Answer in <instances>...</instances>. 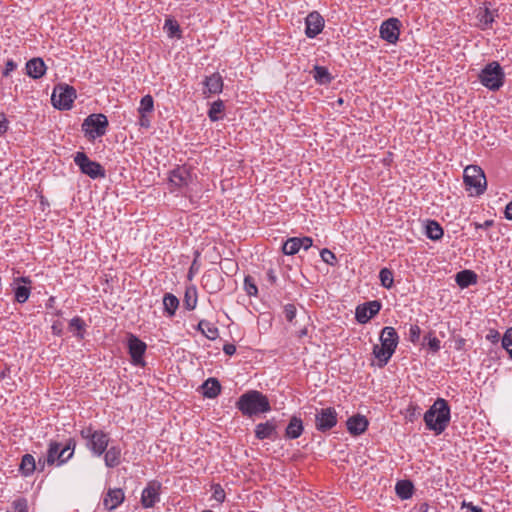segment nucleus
Segmentation results:
<instances>
[{
	"mask_svg": "<svg viewBox=\"0 0 512 512\" xmlns=\"http://www.w3.org/2000/svg\"><path fill=\"white\" fill-rule=\"evenodd\" d=\"M223 352L228 355V356H232L235 354L236 352V346L234 344H231V343H226L224 346H223Z\"/></svg>",
	"mask_w": 512,
	"mask_h": 512,
	"instance_id": "052dcab7",
	"label": "nucleus"
},
{
	"mask_svg": "<svg viewBox=\"0 0 512 512\" xmlns=\"http://www.w3.org/2000/svg\"><path fill=\"white\" fill-rule=\"evenodd\" d=\"M169 180L175 187L182 188L188 186L192 175L187 167H177L170 172Z\"/></svg>",
	"mask_w": 512,
	"mask_h": 512,
	"instance_id": "f3484780",
	"label": "nucleus"
},
{
	"mask_svg": "<svg viewBox=\"0 0 512 512\" xmlns=\"http://www.w3.org/2000/svg\"><path fill=\"white\" fill-rule=\"evenodd\" d=\"M337 422V412L333 407L322 408L315 415V427L322 433L331 430Z\"/></svg>",
	"mask_w": 512,
	"mask_h": 512,
	"instance_id": "9d476101",
	"label": "nucleus"
},
{
	"mask_svg": "<svg viewBox=\"0 0 512 512\" xmlns=\"http://www.w3.org/2000/svg\"><path fill=\"white\" fill-rule=\"evenodd\" d=\"M368 420L365 416L357 414L348 418L346 425L351 435L358 436L364 433L368 428Z\"/></svg>",
	"mask_w": 512,
	"mask_h": 512,
	"instance_id": "6ab92c4d",
	"label": "nucleus"
},
{
	"mask_svg": "<svg viewBox=\"0 0 512 512\" xmlns=\"http://www.w3.org/2000/svg\"><path fill=\"white\" fill-rule=\"evenodd\" d=\"M296 306L294 304H286L284 306V315L287 321L292 322L296 316Z\"/></svg>",
	"mask_w": 512,
	"mask_h": 512,
	"instance_id": "603ef678",
	"label": "nucleus"
},
{
	"mask_svg": "<svg viewBox=\"0 0 512 512\" xmlns=\"http://www.w3.org/2000/svg\"><path fill=\"white\" fill-rule=\"evenodd\" d=\"M196 329L209 340H215L219 336L218 328L207 320H200Z\"/></svg>",
	"mask_w": 512,
	"mask_h": 512,
	"instance_id": "cd10ccee",
	"label": "nucleus"
},
{
	"mask_svg": "<svg viewBox=\"0 0 512 512\" xmlns=\"http://www.w3.org/2000/svg\"><path fill=\"white\" fill-rule=\"evenodd\" d=\"M502 347L512 358V327L508 328L502 337Z\"/></svg>",
	"mask_w": 512,
	"mask_h": 512,
	"instance_id": "37998d69",
	"label": "nucleus"
},
{
	"mask_svg": "<svg viewBox=\"0 0 512 512\" xmlns=\"http://www.w3.org/2000/svg\"><path fill=\"white\" fill-rule=\"evenodd\" d=\"M320 256L322 258V260L326 263V264H329L331 266H334L336 264V256L335 254L330 251L329 249L327 248H323L321 251H320Z\"/></svg>",
	"mask_w": 512,
	"mask_h": 512,
	"instance_id": "de8ad7c7",
	"label": "nucleus"
},
{
	"mask_svg": "<svg viewBox=\"0 0 512 512\" xmlns=\"http://www.w3.org/2000/svg\"><path fill=\"white\" fill-rule=\"evenodd\" d=\"M154 110V100L153 97L149 94L142 97L140 101V106L138 108V113H152Z\"/></svg>",
	"mask_w": 512,
	"mask_h": 512,
	"instance_id": "a19ab883",
	"label": "nucleus"
},
{
	"mask_svg": "<svg viewBox=\"0 0 512 512\" xmlns=\"http://www.w3.org/2000/svg\"><path fill=\"white\" fill-rule=\"evenodd\" d=\"M127 346L129 350V354L132 359V363L136 366H144L145 362L143 356L147 349V345L141 339H139L134 334L128 335Z\"/></svg>",
	"mask_w": 512,
	"mask_h": 512,
	"instance_id": "9b49d317",
	"label": "nucleus"
},
{
	"mask_svg": "<svg viewBox=\"0 0 512 512\" xmlns=\"http://www.w3.org/2000/svg\"><path fill=\"white\" fill-rule=\"evenodd\" d=\"M380 342V345H374L373 355L382 367L388 363L397 348L399 336L396 330L390 326L384 327L380 334Z\"/></svg>",
	"mask_w": 512,
	"mask_h": 512,
	"instance_id": "7ed1b4c3",
	"label": "nucleus"
},
{
	"mask_svg": "<svg viewBox=\"0 0 512 512\" xmlns=\"http://www.w3.org/2000/svg\"><path fill=\"white\" fill-rule=\"evenodd\" d=\"M125 495L122 489H109L103 498V506L107 511L116 509L123 503Z\"/></svg>",
	"mask_w": 512,
	"mask_h": 512,
	"instance_id": "a211bd4d",
	"label": "nucleus"
},
{
	"mask_svg": "<svg viewBox=\"0 0 512 512\" xmlns=\"http://www.w3.org/2000/svg\"><path fill=\"white\" fill-rule=\"evenodd\" d=\"M401 22L397 18H390L380 26V36L385 41L395 44L399 39Z\"/></svg>",
	"mask_w": 512,
	"mask_h": 512,
	"instance_id": "ddd939ff",
	"label": "nucleus"
},
{
	"mask_svg": "<svg viewBox=\"0 0 512 512\" xmlns=\"http://www.w3.org/2000/svg\"><path fill=\"white\" fill-rule=\"evenodd\" d=\"M203 395L207 398H215L221 392V384L216 378H208L202 385Z\"/></svg>",
	"mask_w": 512,
	"mask_h": 512,
	"instance_id": "393cba45",
	"label": "nucleus"
},
{
	"mask_svg": "<svg viewBox=\"0 0 512 512\" xmlns=\"http://www.w3.org/2000/svg\"><path fill=\"white\" fill-rule=\"evenodd\" d=\"M255 437L258 440L272 439L275 440L278 437L277 434V422L274 418L267 420L266 422L259 423L255 426Z\"/></svg>",
	"mask_w": 512,
	"mask_h": 512,
	"instance_id": "dca6fc26",
	"label": "nucleus"
},
{
	"mask_svg": "<svg viewBox=\"0 0 512 512\" xmlns=\"http://www.w3.org/2000/svg\"><path fill=\"white\" fill-rule=\"evenodd\" d=\"M303 431L304 426L302 420L297 416H292L285 429L284 436L286 439H297L302 435Z\"/></svg>",
	"mask_w": 512,
	"mask_h": 512,
	"instance_id": "4be33fe9",
	"label": "nucleus"
},
{
	"mask_svg": "<svg viewBox=\"0 0 512 512\" xmlns=\"http://www.w3.org/2000/svg\"><path fill=\"white\" fill-rule=\"evenodd\" d=\"M424 421L429 430L441 434L450 422V407L443 398H438L424 414Z\"/></svg>",
	"mask_w": 512,
	"mask_h": 512,
	"instance_id": "f03ea898",
	"label": "nucleus"
},
{
	"mask_svg": "<svg viewBox=\"0 0 512 512\" xmlns=\"http://www.w3.org/2000/svg\"><path fill=\"white\" fill-rule=\"evenodd\" d=\"M463 180L466 189L471 195H482L487 187V181L483 170L477 165H469L464 169Z\"/></svg>",
	"mask_w": 512,
	"mask_h": 512,
	"instance_id": "423d86ee",
	"label": "nucleus"
},
{
	"mask_svg": "<svg viewBox=\"0 0 512 512\" xmlns=\"http://www.w3.org/2000/svg\"><path fill=\"white\" fill-rule=\"evenodd\" d=\"M236 408L247 417L257 416L271 411L269 399L262 392L249 390L243 393L235 404Z\"/></svg>",
	"mask_w": 512,
	"mask_h": 512,
	"instance_id": "f257e3e1",
	"label": "nucleus"
},
{
	"mask_svg": "<svg viewBox=\"0 0 512 512\" xmlns=\"http://www.w3.org/2000/svg\"><path fill=\"white\" fill-rule=\"evenodd\" d=\"M36 470L35 458L31 454L23 455L19 466L20 473L25 476H31Z\"/></svg>",
	"mask_w": 512,
	"mask_h": 512,
	"instance_id": "c85d7f7f",
	"label": "nucleus"
},
{
	"mask_svg": "<svg viewBox=\"0 0 512 512\" xmlns=\"http://www.w3.org/2000/svg\"><path fill=\"white\" fill-rule=\"evenodd\" d=\"M148 113H139V125L143 128L150 127V119L147 116Z\"/></svg>",
	"mask_w": 512,
	"mask_h": 512,
	"instance_id": "4d7b16f0",
	"label": "nucleus"
},
{
	"mask_svg": "<svg viewBox=\"0 0 512 512\" xmlns=\"http://www.w3.org/2000/svg\"><path fill=\"white\" fill-rule=\"evenodd\" d=\"M244 288L249 296H255L258 293V288L251 276H246L244 279Z\"/></svg>",
	"mask_w": 512,
	"mask_h": 512,
	"instance_id": "a18cd8bd",
	"label": "nucleus"
},
{
	"mask_svg": "<svg viewBox=\"0 0 512 512\" xmlns=\"http://www.w3.org/2000/svg\"><path fill=\"white\" fill-rule=\"evenodd\" d=\"M480 83L491 91H498L503 85L505 74L497 61L489 62L478 75Z\"/></svg>",
	"mask_w": 512,
	"mask_h": 512,
	"instance_id": "39448f33",
	"label": "nucleus"
},
{
	"mask_svg": "<svg viewBox=\"0 0 512 512\" xmlns=\"http://www.w3.org/2000/svg\"><path fill=\"white\" fill-rule=\"evenodd\" d=\"M421 329L418 325H411L409 328V340L412 343H417L420 339Z\"/></svg>",
	"mask_w": 512,
	"mask_h": 512,
	"instance_id": "3c124183",
	"label": "nucleus"
},
{
	"mask_svg": "<svg viewBox=\"0 0 512 512\" xmlns=\"http://www.w3.org/2000/svg\"><path fill=\"white\" fill-rule=\"evenodd\" d=\"M219 278V274L216 270L206 272L202 277V285L203 287L209 291V293H213L219 289L218 285L215 284V281Z\"/></svg>",
	"mask_w": 512,
	"mask_h": 512,
	"instance_id": "7c9ffc66",
	"label": "nucleus"
},
{
	"mask_svg": "<svg viewBox=\"0 0 512 512\" xmlns=\"http://www.w3.org/2000/svg\"><path fill=\"white\" fill-rule=\"evenodd\" d=\"M30 296V288L26 286H18L15 289V300L18 303H25Z\"/></svg>",
	"mask_w": 512,
	"mask_h": 512,
	"instance_id": "79ce46f5",
	"label": "nucleus"
},
{
	"mask_svg": "<svg viewBox=\"0 0 512 512\" xmlns=\"http://www.w3.org/2000/svg\"><path fill=\"white\" fill-rule=\"evenodd\" d=\"M379 279L384 288L390 289L393 286V272L388 268H382L379 272Z\"/></svg>",
	"mask_w": 512,
	"mask_h": 512,
	"instance_id": "58836bf2",
	"label": "nucleus"
},
{
	"mask_svg": "<svg viewBox=\"0 0 512 512\" xmlns=\"http://www.w3.org/2000/svg\"><path fill=\"white\" fill-rule=\"evenodd\" d=\"M74 162L83 174L92 179L104 178L106 176L103 166L91 160L84 152H77L74 156Z\"/></svg>",
	"mask_w": 512,
	"mask_h": 512,
	"instance_id": "1a4fd4ad",
	"label": "nucleus"
},
{
	"mask_svg": "<svg viewBox=\"0 0 512 512\" xmlns=\"http://www.w3.org/2000/svg\"><path fill=\"white\" fill-rule=\"evenodd\" d=\"M395 491L400 499L407 500L412 497L414 486L410 480H400L396 483Z\"/></svg>",
	"mask_w": 512,
	"mask_h": 512,
	"instance_id": "bb28decb",
	"label": "nucleus"
},
{
	"mask_svg": "<svg viewBox=\"0 0 512 512\" xmlns=\"http://www.w3.org/2000/svg\"><path fill=\"white\" fill-rule=\"evenodd\" d=\"M75 98L76 90L74 87L64 83L56 85L51 95L53 106L59 110L71 109Z\"/></svg>",
	"mask_w": 512,
	"mask_h": 512,
	"instance_id": "0eeeda50",
	"label": "nucleus"
},
{
	"mask_svg": "<svg viewBox=\"0 0 512 512\" xmlns=\"http://www.w3.org/2000/svg\"><path fill=\"white\" fill-rule=\"evenodd\" d=\"M479 21L482 25V28H488L492 25L495 19L494 11H491L488 8L483 9L478 14Z\"/></svg>",
	"mask_w": 512,
	"mask_h": 512,
	"instance_id": "4c0bfd02",
	"label": "nucleus"
},
{
	"mask_svg": "<svg viewBox=\"0 0 512 512\" xmlns=\"http://www.w3.org/2000/svg\"><path fill=\"white\" fill-rule=\"evenodd\" d=\"M183 305L187 310L195 309L197 305V290L195 287H189L186 289Z\"/></svg>",
	"mask_w": 512,
	"mask_h": 512,
	"instance_id": "f704fd0d",
	"label": "nucleus"
},
{
	"mask_svg": "<svg viewBox=\"0 0 512 512\" xmlns=\"http://www.w3.org/2000/svg\"><path fill=\"white\" fill-rule=\"evenodd\" d=\"M420 414H421L420 408L417 405L411 403L406 408L405 418L408 421L413 422L415 419H417L420 416Z\"/></svg>",
	"mask_w": 512,
	"mask_h": 512,
	"instance_id": "c03bdc74",
	"label": "nucleus"
},
{
	"mask_svg": "<svg viewBox=\"0 0 512 512\" xmlns=\"http://www.w3.org/2000/svg\"><path fill=\"white\" fill-rule=\"evenodd\" d=\"M17 67V64L13 60H8L5 64V69L3 71V76L8 77L12 71H14Z\"/></svg>",
	"mask_w": 512,
	"mask_h": 512,
	"instance_id": "5fc2aeb1",
	"label": "nucleus"
},
{
	"mask_svg": "<svg viewBox=\"0 0 512 512\" xmlns=\"http://www.w3.org/2000/svg\"><path fill=\"white\" fill-rule=\"evenodd\" d=\"M424 340H428L427 345L433 353H437L440 350V340L437 337L432 336L431 333L426 335Z\"/></svg>",
	"mask_w": 512,
	"mask_h": 512,
	"instance_id": "49530a36",
	"label": "nucleus"
},
{
	"mask_svg": "<svg viewBox=\"0 0 512 512\" xmlns=\"http://www.w3.org/2000/svg\"><path fill=\"white\" fill-rule=\"evenodd\" d=\"M500 338V334L498 331L491 329L489 333L486 335V339L491 341L492 343L498 342Z\"/></svg>",
	"mask_w": 512,
	"mask_h": 512,
	"instance_id": "bf43d9fd",
	"label": "nucleus"
},
{
	"mask_svg": "<svg viewBox=\"0 0 512 512\" xmlns=\"http://www.w3.org/2000/svg\"><path fill=\"white\" fill-rule=\"evenodd\" d=\"M161 482L151 480L142 491L141 504L144 508H152L160 501Z\"/></svg>",
	"mask_w": 512,
	"mask_h": 512,
	"instance_id": "f8f14e48",
	"label": "nucleus"
},
{
	"mask_svg": "<svg viewBox=\"0 0 512 512\" xmlns=\"http://www.w3.org/2000/svg\"><path fill=\"white\" fill-rule=\"evenodd\" d=\"M163 305H164V311L168 314V316H174L177 308L179 307V300L178 298L171 294V293H165L163 297Z\"/></svg>",
	"mask_w": 512,
	"mask_h": 512,
	"instance_id": "2f4dec72",
	"label": "nucleus"
},
{
	"mask_svg": "<svg viewBox=\"0 0 512 512\" xmlns=\"http://www.w3.org/2000/svg\"><path fill=\"white\" fill-rule=\"evenodd\" d=\"M203 84L207 89V91L204 90V94L207 92L209 94H219L223 90V79L219 73H213L210 76H206Z\"/></svg>",
	"mask_w": 512,
	"mask_h": 512,
	"instance_id": "412c9836",
	"label": "nucleus"
},
{
	"mask_svg": "<svg viewBox=\"0 0 512 512\" xmlns=\"http://www.w3.org/2000/svg\"><path fill=\"white\" fill-rule=\"evenodd\" d=\"M444 231L441 225L435 220H429L426 225V236L433 240L437 241L443 237Z\"/></svg>",
	"mask_w": 512,
	"mask_h": 512,
	"instance_id": "c756f323",
	"label": "nucleus"
},
{
	"mask_svg": "<svg viewBox=\"0 0 512 512\" xmlns=\"http://www.w3.org/2000/svg\"><path fill=\"white\" fill-rule=\"evenodd\" d=\"M85 328V322L82 318H80L79 316H76L74 318H72L69 322V329L71 331H76V336L79 337L80 339H83V330Z\"/></svg>",
	"mask_w": 512,
	"mask_h": 512,
	"instance_id": "ea45409f",
	"label": "nucleus"
},
{
	"mask_svg": "<svg viewBox=\"0 0 512 512\" xmlns=\"http://www.w3.org/2000/svg\"><path fill=\"white\" fill-rule=\"evenodd\" d=\"M381 303L377 300L365 302L358 305L355 312V318L360 324L367 323L372 317L379 313Z\"/></svg>",
	"mask_w": 512,
	"mask_h": 512,
	"instance_id": "4468645a",
	"label": "nucleus"
},
{
	"mask_svg": "<svg viewBox=\"0 0 512 512\" xmlns=\"http://www.w3.org/2000/svg\"><path fill=\"white\" fill-rule=\"evenodd\" d=\"M61 455H62V459H61V463H66L67 461H69L73 456H69V451H64V447L61 445Z\"/></svg>",
	"mask_w": 512,
	"mask_h": 512,
	"instance_id": "338daca9",
	"label": "nucleus"
},
{
	"mask_svg": "<svg viewBox=\"0 0 512 512\" xmlns=\"http://www.w3.org/2000/svg\"><path fill=\"white\" fill-rule=\"evenodd\" d=\"M267 280L270 284L274 285L277 282V276L272 268L267 271Z\"/></svg>",
	"mask_w": 512,
	"mask_h": 512,
	"instance_id": "0e129e2a",
	"label": "nucleus"
},
{
	"mask_svg": "<svg viewBox=\"0 0 512 512\" xmlns=\"http://www.w3.org/2000/svg\"><path fill=\"white\" fill-rule=\"evenodd\" d=\"M164 30L169 38H182V31L180 25L175 19L167 18L164 23Z\"/></svg>",
	"mask_w": 512,
	"mask_h": 512,
	"instance_id": "72a5a7b5",
	"label": "nucleus"
},
{
	"mask_svg": "<svg viewBox=\"0 0 512 512\" xmlns=\"http://www.w3.org/2000/svg\"><path fill=\"white\" fill-rule=\"evenodd\" d=\"M212 491H213V495H212L213 499H215L219 503L224 502L225 491L220 484H214L212 486Z\"/></svg>",
	"mask_w": 512,
	"mask_h": 512,
	"instance_id": "8fccbe9b",
	"label": "nucleus"
},
{
	"mask_svg": "<svg viewBox=\"0 0 512 512\" xmlns=\"http://www.w3.org/2000/svg\"><path fill=\"white\" fill-rule=\"evenodd\" d=\"M455 281L461 288H466L477 282V275L471 270H462L456 274Z\"/></svg>",
	"mask_w": 512,
	"mask_h": 512,
	"instance_id": "a878e982",
	"label": "nucleus"
},
{
	"mask_svg": "<svg viewBox=\"0 0 512 512\" xmlns=\"http://www.w3.org/2000/svg\"><path fill=\"white\" fill-rule=\"evenodd\" d=\"M429 505L427 503H423L420 506V512H428Z\"/></svg>",
	"mask_w": 512,
	"mask_h": 512,
	"instance_id": "774afa93",
	"label": "nucleus"
},
{
	"mask_svg": "<svg viewBox=\"0 0 512 512\" xmlns=\"http://www.w3.org/2000/svg\"><path fill=\"white\" fill-rule=\"evenodd\" d=\"M27 75L33 79H39L46 72V65L41 58H32L26 63Z\"/></svg>",
	"mask_w": 512,
	"mask_h": 512,
	"instance_id": "aec40b11",
	"label": "nucleus"
},
{
	"mask_svg": "<svg viewBox=\"0 0 512 512\" xmlns=\"http://www.w3.org/2000/svg\"><path fill=\"white\" fill-rule=\"evenodd\" d=\"M12 506L14 512H28V503L23 497L14 500Z\"/></svg>",
	"mask_w": 512,
	"mask_h": 512,
	"instance_id": "09e8293b",
	"label": "nucleus"
},
{
	"mask_svg": "<svg viewBox=\"0 0 512 512\" xmlns=\"http://www.w3.org/2000/svg\"><path fill=\"white\" fill-rule=\"evenodd\" d=\"M8 120L4 113H0V136L8 130Z\"/></svg>",
	"mask_w": 512,
	"mask_h": 512,
	"instance_id": "6e6d98bb",
	"label": "nucleus"
},
{
	"mask_svg": "<svg viewBox=\"0 0 512 512\" xmlns=\"http://www.w3.org/2000/svg\"><path fill=\"white\" fill-rule=\"evenodd\" d=\"M504 215L507 220H512V201L506 205Z\"/></svg>",
	"mask_w": 512,
	"mask_h": 512,
	"instance_id": "69168bd1",
	"label": "nucleus"
},
{
	"mask_svg": "<svg viewBox=\"0 0 512 512\" xmlns=\"http://www.w3.org/2000/svg\"><path fill=\"white\" fill-rule=\"evenodd\" d=\"M313 77L315 81L321 85L329 84L332 81V76L330 75L328 69L323 66H314Z\"/></svg>",
	"mask_w": 512,
	"mask_h": 512,
	"instance_id": "473e14b6",
	"label": "nucleus"
},
{
	"mask_svg": "<svg viewBox=\"0 0 512 512\" xmlns=\"http://www.w3.org/2000/svg\"><path fill=\"white\" fill-rule=\"evenodd\" d=\"M224 111V102L220 99L214 101L208 111V117L211 121L215 122L220 119V114Z\"/></svg>",
	"mask_w": 512,
	"mask_h": 512,
	"instance_id": "e433bc0d",
	"label": "nucleus"
},
{
	"mask_svg": "<svg viewBox=\"0 0 512 512\" xmlns=\"http://www.w3.org/2000/svg\"><path fill=\"white\" fill-rule=\"evenodd\" d=\"M64 451H69V456H73L76 448V441L74 438L67 439L66 443L62 445Z\"/></svg>",
	"mask_w": 512,
	"mask_h": 512,
	"instance_id": "864d4df0",
	"label": "nucleus"
},
{
	"mask_svg": "<svg viewBox=\"0 0 512 512\" xmlns=\"http://www.w3.org/2000/svg\"><path fill=\"white\" fill-rule=\"evenodd\" d=\"M104 461L105 465L108 468H114L118 466L121 462V449L118 446H111L110 448L107 447L106 451L104 452Z\"/></svg>",
	"mask_w": 512,
	"mask_h": 512,
	"instance_id": "b1692460",
	"label": "nucleus"
},
{
	"mask_svg": "<svg viewBox=\"0 0 512 512\" xmlns=\"http://www.w3.org/2000/svg\"><path fill=\"white\" fill-rule=\"evenodd\" d=\"M61 443L57 441H50L48 445L47 450V458L46 462L48 465H54L55 463L57 466H61L64 463H61L62 455H61Z\"/></svg>",
	"mask_w": 512,
	"mask_h": 512,
	"instance_id": "5701e85b",
	"label": "nucleus"
},
{
	"mask_svg": "<svg viewBox=\"0 0 512 512\" xmlns=\"http://www.w3.org/2000/svg\"><path fill=\"white\" fill-rule=\"evenodd\" d=\"M80 435L85 440L86 448L96 457L104 454L109 445V434L102 430L94 429L92 425L83 427L80 430Z\"/></svg>",
	"mask_w": 512,
	"mask_h": 512,
	"instance_id": "20e7f679",
	"label": "nucleus"
},
{
	"mask_svg": "<svg viewBox=\"0 0 512 512\" xmlns=\"http://www.w3.org/2000/svg\"><path fill=\"white\" fill-rule=\"evenodd\" d=\"M108 125V119L104 114H91L83 121L82 131L89 139H95L105 135Z\"/></svg>",
	"mask_w": 512,
	"mask_h": 512,
	"instance_id": "6e6552de",
	"label": "nucleus"
},
{
	"mask_svg": "<svg viewBox=\"0 0 512 512\" xmlns=\"http://www.w3.org/2000/svg\"><path fill=\"white\" fill-rule=\"evenodd\" d=\"M299 244L304 250H308L313 245V240L310 237L299 238Z\"/></svg>",
	"mask_w": 512,
	"mask_h": 512,
	"instance_id": "13d9d810",
	"label": "nucleus"
},
{
	"mask_svg": "<svg viewBox=\"0 0 512 512\" xmlns=\"http://www.w3.org/2000/svg\"><path fill=\"white\" fill-rule=\"evenodd\" d=\"M305 25L306 36L308 38H315L324 28V19L317 11H313L307 15Z\"/></svg>",
	"mask_w": 512,
	"mask_h": 512,
	"instance_id": "2eb2a0df",
	"label": "nucleus"
},
{
	"mask_svg": "<svg viewBox=\"0 0 512 512\" xmlns=\"http://www.w3.org/2000/svg\"><path fill=\"white\" fill-rule=\"evenodd\" d=\"M494 224L493 220H486L484 223H474L476 229H488Z\"/></svg>",
	"mask_w": 512,
	"mask_h": 512,
	"instance_id": "e2e57ef3",
	"label": "nucleus"
},
{
	"mask_svg": "<svg viewBox=\"0 0 512 512\" xmlns=\"http://www.w3.org/2000/svg\"><path fill=\"white\" fill-rule=\"evenodd\" d=\"M301 246L299 244V237L289 238L282 247V251L286 255H294L298 253Z\"/></svg>",
	"mask_w": 512,
	"mask_h": 512,
	"instance_id": "c9c22d12",
	"label": "nucleus"
},
{
	"mask_svg": "<svg viewBox=\"0 0 512 512\" xmlns=\"http://www.w3.org/2000/svg\"><path fill=\"white\" fill-rule=\"evenodd\" d=\"M461 506L462 508L469 509L470 512H482V509L478 506L473 505L472 502L463 501Z\"/></svg>",
	"mask_w": 512,
	"mask_h": 512,
	"instance_id": "680f3d73",
	"label": "nucleus"
}]
</instances>
